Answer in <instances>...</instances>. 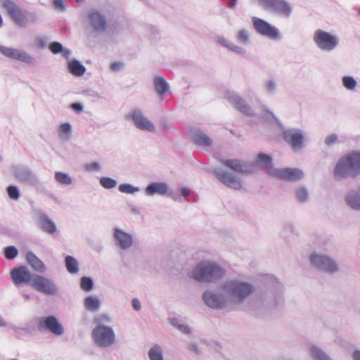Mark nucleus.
Masks as SVG:
<instances>
[{"label":"nucleus","instance_id":"nucleus-1","mask_svg":"<svg viewBox=\"0 0 360 360\" xmlns=\"http://www.w3.org/2000/svg\"><path fill=\"white\" fill-rule=\"evenodd\" d=\"M269 287L262 292L257 299V304L264 313L272 314L283 303V285L274 276H268Z\"/></svg>","mask_w":360,"mask_h":360},{"label":"nucleus","instance_id":"nucleus-2","mask_svg":"<svg viewBox=\"0 0 360 360\" xmlns=\"http://www.w3.org/2000/svg\"><path fill=\"white\" fill-rule=\"evenodd\" d=\"M231 305H240L255 290V286L240 279H231L222 283Z\"/></svg>","mask_w":360,"mask_h":360},{"label":"nucleus","instance_id":"nucleus-3","mask_svg":"<svg viewBox=\"0 0 360 360\" xmlns=\"http://www.w3.org/2000/svg\"><path fill=\"white\" fill-rule=\"evenodd\" d=\"M360 176V151H352L339 159L334 168L336 181Z\"/></svg>","mask_w":360,"mask_h":360},{"label":"nucleus","instance_id":"nucleus-4","mask_svg":"<svg viewBox=\"0 0 360 360\" xmlns=\"http://www.w3.org/2000/svg\"><path fill=\"white\" fill-rule=\"evenodd\" d=\"M225 274V270L217 263L202 262L196 265L191 272V277L200 282H215Z\"/></svg>","mask_w":360,"mask_h":360},{"label":"nucleus","instance_id":"nucleus-5","mask_svg":"<svg viewBox=\"0 0 360 360\" xmlns=\"http://www.w3.org/2000/svg\"><path fill=\"white\" fill-rule=\"evenodd\" d=\"M202 300L210 308L221 309L230 304L226 292L222 289V284L217 288L205 290L202 294Z\"/></svg>","mask_w":360,"mask_h":360},{"label":"nucleus","instance_id":"nucleus-6","mask_svg":"<svg viewBox=\"0 0 360 360\" xmlns=\"http://www.w3.org/2000/svg\"><path fill=\"white\" fill-rule=\"evenodd\" d=\"M313 41L324 52L333 51L340 44V39L336 34L321 29L314 31Z\"/></svg>","mask_w":360,"mask_h":360},{"label":"nucleus","instance_id":"nucleus-7","mask_svg":"<svg viewBox=\"0 0 360 360\" xmlns=\"http://www.w3.org/2000/svg\"><path fill=\"white\" fill-rule=\"evenodd\" d=\"M310 263L314 268L329 274H333L339 270L338 264L335 259L318 252H313L311 254Z\"/></svg>","mask_w":360,"mask_h":360},{"label":"nucleus","instance_id":"nucleus-8","mask_svg":"<svg viewBox=\"0 0 360 360\" xmlns=\"http://www.w3.org/2000/svg\"><path fill=\"white\" fill-rule=\"evenodd\" d=\"M92 338L95 343L101 347H108L115 342L113 329L105 325L96 326L92 330Z\"/></svg>","mask_w":360,"mask_h":360},{"label":"nucleus","instance_id":"nucleus-9","mask_svg":"<svg viewBox=\"0 0 360 360\" xmlns=\"http://www.w3.org/2000/svg\"><path fill=\"white\" fill-rule=\"evenodd\" d=\"M11 170L14 178L20 183L32 186H37L39 184L37 175L27 166L15 165Z\"/></svg>","mask_w":360,"mask_h":360},{"label":"nucleus","instance_id":"nucleus-10","mask_svg":"<svg viewBox=\"0 0 360 360\" xmlns=\"http://www.w3.org/2000/svg\"><path fill=\"white\" fill-rule=\"evenodd\" d=\"M283 136L294 151H299L304 147L307 134L300 129L290 128L284 130Z\"/></svg>","mask_w":360,"mask_h":360},{"label":"nucleus","instance_id":"nucleus-11","mask_svg":"<svg viewBox=\"0 0 360 360\" xmlns=\"http://www.w3.org/2000/svg\"><path fill=\"white\" fill-rule=\"evenodd\" d=\"M259 6L286 18L292 12V7L285 0H259Z\"/></svg>","mask_w":360,"mask_h":360},{"label":"nucleus","instance_id":"nucleus-12","mask_svg":"<svg viewBox=\"0 0 360 360\" xmlns=\"http://www.w3.org/2000/svg\"><path fill=\"white\" fill-rule=\"evenodd\" d=\"M213 174L221 183L229 188L238 191L243 187L242 181L236 174L223 168L215 167Z\"/></svg>","mask_w":360,"mask_h":360},{"label":"nucleus","instance_id":"nucleus-13","mask_svg":"<svg viewBox=\"0 0 360 360\" xmlns=\"http://www.w3.org/2000/svg\"><path fill=\"white\" fill-rule=\"evenodd\" d=\"M31 287L47 295H56L58 292V287L53 280L39 274H34Z\"/></svg>","mask_w":360,"mask_h":360},{"label":"nucleus","instance_id":"nucleus-14","mask_svg":"<svg viewBox=\"0 0 360 360\" xmlns=\"http://www.w3.org/2000/svg\"><path fill=\"white\" fill-rule=\"evenodd\" d=\"M225 98L237 110L248 117H255V112L247 101L239 94L233 91H227L225 94Z\"/></svg>","mask_w":360,"mask_h":360},{"label":"nucleus","instance_id":"nucleus-15","mask_svg":"<svg viewBox=\"0 0 360 360\" xmlns=\"http://www.w3.org/2000/svg\"><path fill=\"white\" fill-rule=\"evenodd\" d=\"M126 118L131 120L134 125L140 130L155 132V127L154 124L149 120L140 108H134L126 115Z\"/></svg>","mask_w":360,"mask_h":360},{"label":"nucleus","instance_id":"nucleus-16","mask_svg":"<svg viewBox=\"0 0 360 360\" xmlns=\"http://www.w3.org/2000/svg\"><path fill=\"white\" fill-rule=\"evenodd\" d=\"M87 18L91 27L95 32L103 33L106 31L107 18L102 11L96 8L91 9L88 12Z\"/></svg>","mask_w":360,"mask_h":360},{"label":"nucleus","instance_id":"nucleus-17","mask_svg":"<svg viewBox=\"0 0 360 360\" xmlns=\"http://www.w3.org/2000/svg\"><path fill=\"white\" fill-rule=\"evenodd\" d=\"M112 238L115 247L122 251L129 250L134 243L132 234L119 227L113 229Z\"/></svg>","mask_w":360,"mask_h":360},{"label":"nucleus","instance_id":"nucleus-18","mask_svg":"<svg viewBox=\"0 0 360 360\" xmlns=\"http://www.w3.org/2000/svg\"><path fill=\"white\" fill-rule=\"evenodd\" d=\"M270 175L284 181H297L304 177V172L298 168L277 169L271 167Z\"/></svg>","mask_w":360,"mask_h":360},{"label":"nucleus","instance_id":"nucleus-19","mask_svg":"<svg viewBox=\"0 0 360 360\" xmlns=\"http://www.w3.org/2000/svg\"><path fill=\"white\" fill-rule=\"evenodd\" d=\"M252 20L254 28L261 35L271 39L280 38L279 30L276 27L259 18L254 17Z\"/></svg>","mask_w":360,"mask_h":360},{"label":"nucleus","instance_id":"nucleus-20","mask_svg":"<svg viewBox=\"0 0 360 360\" xmlns=\"http://www.w3.org/2000/svg\"><path fill=\"white\" fill-rule=\"evenodd\" d=\"M37 328L39 331L49 330L56 335H62L65 332L63 326L54 316H49L45 319L40 318L38 321Z\"/></svg>","mask_w":360,"mask_h":360},{"label":"nucleus","instance_id":"nucleus-21","mask_svg":"<svg viewBox=\"0 0 360 360\" xmlns=\"http://www.w3.org/2000/svg\"><path fill=\"white\" fill-rule=\"evenodd\" d=\"M0 53L6 57L20 60L28 65H33L36 62L34 57L20 49L0 46Z\"/></svg>","mask_w":360,"mask_h":360},{"label":"nucleus","instance_id":"nucleus-22","mask_svg":"<svg viewBox=\"0 0 360 360\" xmlns=\"http://www.w3.org/2000/svg\"><path fill=\"white\" fill-rule=\"evenodd\" d=\"M188 136L192 142L200 148H211L214 144L212 138L198 128L190 129Z\"/></svg>","mask_w":360,"mask_h":360},{"label":"nucleus","instance_id":"nucleus-23","mask_svg":"<svg viewBox=\"0 0 360 360\" xmlns=\"http://www.w3.org/2000/svg\"><path fill=\"white\" fill-rule=\"evenodd\" d=\"M3 6L6 8L12 20L19 26L25 27L27 25V18L22 13L21 10L13 1L4 0Z\"/></svg>","mask_w":360,"mask_h":360},{"label":"nucleus","instance_id":"nucleus-24","mask_svg":"<svg viewBox=\"0 0 360 360\" xmlns=\"http://www.w3.org/2000/svg\"><path fill=\"white\" fill-rule=\"evenodd\" d=\"M11 276L15 285L28 283L32 285L34 274H32L26 266L15 268L11 271Z\"/></svg>","mask_w":360,"mask_h":360},{"label":"nucleus","instance_id":"nucleus-25","mask_svg":"<svg viewBox=\"0 0 360 360\" xmlns=\"http://www.w3.org/2000/svg\"><path fill=\"white\" fill-rule=\"evenodd\" d=\"M34 217L37 220L39 228L45 233L49 234L54 233L56 230V224L43 212L40 210L34 211Z\"/></svg>","mask_w":360,"mask_h":360},{"label":"nucleus","instance_id":"nucleus-26","mask_svg":"<svg viewBox=\"0 0 360 360\" xmlns=\"http://www.w3.org/2000/svg\"><path fill=\"white\" fill-rule=\"evenodd\" d=\"M223 165L231 170L240 174H251L249 162H245L238 159H227L221 161Z\"/></svg>","mask_w":360,"mask_h":360},{"label":"nucleus","instance_id":"nucleus-27","mask_svg":"<svg viewBox=\"0 0 360 360\" xmlns=\"http://www.w3.org/2000/svg\"><path fill=\"white\" fill-rule=\"evenodd\" d=\"M249 165L251 169V173L261 169L264 167H267L269 169V174H270V169L274 167L272 164V158L265 153H260L257 155L255 161L250 162Z\"/></svg>","mask_w":360,"mask_h":360},{"label":"nucleus","instance_id":"nucleus-28","mask_svg":"<svg viewBox=\"0 0 360 360\" xmlns=\"http://www.w3.org/2000/svg\"><path fill=\"white\" fill-rule=\"evenodd\" d=\"M169 191V185L166 182H153L145 188V194L147 196L154 195H165Z\"/></svg>","mask_w":360,"mask_h":360},{"label":"nucleus","instance_id":"nucleus-29","mask_svg":"<svg viewBox=\"0 0 360 360\" xmlns=\"http://www.w3.org/2000/svg\"><path fill=\"white\" fill-rule=\"evenodd\" d=\"M345 201L352 210H360V188L349 191L346 195Z\"/></svg>","mask_w":360,"mask_h":360},{"label":"nucleus","instance_id":"nucleus-30","mask_svg":"<svg viewBox=\"0 0 360 360\" xmlns=\"http://www.w3.org/2000/svg\"><path fill=\"white\" fill-rule=\"evenodd\" d=\"M26 260L32 268L37 272L43 273L46 269L43 262L32 251L27 253Z\"/></svg>","mask_w":360,"mask_h":360},{"label":"nucleus","instance_id":"nucleus-31","mask_svg":"<svg viewBox=\"0 0 360 360\" xmlns=\"http://www.w3.org/2000/svg\"><path fill=\"white\" fill-rule=\"evenodd\" d=\"M309 353L313 360H334L323 349L315 345L309 347Z\"/></svg>","mask_w":360,"mask_h":360},{"label":"nucleus","instance_id":"nucleus-32","mask_svg":"<svg viewBox=\"0 0 360 360\" xmlns=\"http://www.w3.org/2000/svg\"><path fill=\"white\" fill-rule=\"evenodd\" d=\"M217 41L222 46L226 47V49L233 51L236 53L240 55H245L246 53V50L241 46H239L229 39L225 38L223 36H218L217 38Z\"/></svg>","mask_w":360,"mask_h":360},{"label":"nucleus","instance_id":"nucleus-33","mask_svg":"<svg viewBox=\"0 0 360 360\" xmlns=\"http://www.w3.org/2000/svg\"><path fill=\"white\" fill-rule=\"evenodd\" d=\"M154 87L158 96H163L169 90V85L162 77L154 78Z\"/></svg>","mask_w":360,"mask_h":360},{"label":"nucleus","instance_id":"nucleus-34","mask_svg":"<svg viewBox=\"0 0 360 360\" xmlns=\"http://www.w3.org/2000/svg\"><path fill=\"white\" fill-rule=\"evenodd\" d=\"M68 70L75 76H82L86 68L79 60L74 59L68 63Z\"/></svg>","mask_w":360,"mask_h":360},{"label":"nucleus","instance_id":"nucleus-35","mask_svg":"<svg viewBox=\"0 0 360 360\" xmlns=\"http://www.w3.org/2000/svg\"><path fill=\"white\" fill-rule=\"evenodd\" d=\"M164 350L159 344H154L148 350V356L150 360H164Z\"/></svg>","mask_w":360,"mask_h":360},{"label":"nucleus","instance_id":"nucleus-36","mask_svg":"<svg viewBox=\"0 0 360 360\" xmlns=\"http://www.w3.org/2000/svg\"><path fill=\"white\" fill-rule=\"evenodd\" d=\"M168 321L172 326L179 330L181 333L185 335L191 333V328L188 325L182 323L179 319L176 317L169 318L168 319Z\"/></svg>","mask_w":360,"mask_h":360},{"label":"nucleus","instance_id":"nucleus-37","mask_svg":"<svg viewBox=\"0 0 360 360\" xmlns=\"http://www.w3.org/2000/svg\"><path fill=\"white\" fill-rule=\"evenodd\" d=\"M84 305L86 310L96 311L100 308L101 302L98 297L90 295L84 299Z\"/></svg>","mask_w":360,"mask_h":360},{"label":"nucleus","instance_id":"nucleus-38","mask_svg":"<svg viewBox=\"0 0 360 360\" xmlns=\"http://www.w3.org/2000/svg\"><path fill=\"white\" fill-rule=\"evenodd\" d=\"M72 132V126L69 122L61 124L58 129V137L61 140H69Z\"/></svg>","mask_w":360,"mask_h":360},{"label":"nucleus","instance_id":"nucleus-39","mask_svg":"<svg viewBox=\"0 0 360 360\" xmlns=\"http://www.w3.org/2000/svg\"><path fill=\"white\" fill-rule=\"evenodd\" d=\"M65 266L68 271L72 274H76L79 272V262L72 256H67L65 259Z\"/></svg>","mask_w":360,"mask_h":360},{"label":"nucleus","instance_id":"nucleus-40","mask_svg":"<svg viewBox=\"0 0 360 360\" xmlns=\"http://www.w3.org/2000/svg\"><path fill=\"white\" fill-rule=\"evenodd\" d=\"M295 197L298 202L304 204L309 201V193L305 186H300L295 191Z\"/></svg>","mask_w":360,"mask_h":360},{"label":"nucleus","instance_id":"nucleus-41","mask_svg":"<svg viewBox=\"0 0 360 360\" xmlns=\"http://www.w3.org/2000/svg\"><path fill=\"white\" fill-rule=\"evenodd\" d=\"M278 88V84L274 78H269L265 80L264 89L265 92L270 96L274 95Z\"/></svg>","mask_w":360,"mask_h":360},{"label":"nucleus","instance_id":"nucleus-42","mask_svg":"<svg viewBox=\"0 0 360 360\" xmlns=\"http://www.w3.org/2000/svg\"><path fill=\"white\" fill-rule=\"evenodd\" d=\"M236 39L241 44H248L250 41V32L247 29H241L236 33Z\"/></svg>","mask_w":360,"mask_h":360},{"label":"nucleus","instance_id":"nucleus-43","mask_svg":"<svg viewBox=\"0 0 360 360\" xmlns=\"http://www.w3.org/2000/svg\"><path fill=\"white\" fill-rule=\"evenodd\" d=\"M55 179L62 185L69 186L72 184L71 176L68 174L62 172H56L55 173Z\"/></svg>","mask_w":360,"mask_h":360},{"label":"nucleus","instance_id":"nucleus-44","mask_svg":"<svg viewBox=\"0 0 360 360\" xmlns=\"http://www.w3.org/2000/svg\"><path fill=\"white\" fill-rule=\"evenodd\" d=\"M342 82L343 86L349 91H354L357 86V82L352 76H344Z\"/></svg>","mask_w":360,"mask_h":360},{"label":"nucleus","instance_id":"nucleus-45","mask_svg":"<svg viewBox=\"0 0 360 360\" xmlns=\"http://www.w3.org/2000/svg\"><path fill=\"white\" fill-rule=\"evenodd\" d=\"M100 184L106 189H112L117 186V181L110 177L103 176L99 180Z\"/></svg>","mask_w":360,"mask_h":360},{"label":"nucleus","instance_id":"nucleus-46","mask_svg":"<svg viewBox=\"0 0 360 360\" xmlns=\"http://www.w3.org/2000/svg\"><path fill=\"white\" fill-rule=\"evenodd\" d=\"M81 288L85 292H90L94 288V281L92 278L87 276H83L80 282Z\"/></svg>","mask_w":360,"mask_h":360},{"label":"nucleus","instance_id":"nucleus-47","mask_svg":"<svg viewBox=\"0 0 360 360\" xmlns=\"http://www.w3.org/2000/svg\"><path fill=\"white\" fill-rule=\"evenodd\" d=\"M119 191L123 193L133 194L140 191L139 187L134 186L130 184H122L119 186Z\"/></svg>","mask_w":360,"mask_h":360},{"label":"nucleus","instance_id":"nucleus-48","mask_svg":"<svg viewBox=\"0 0 360 360\" xmlns=\"http://www.w3.org/2000/svg\"><path fill=\"white\" fill-rule=\"evenodd\" d=\"M18 250L13 245L8 246L4 248L5 257L8 259H13L18 256Z\"/></svg>","mask_w":360,"mask_h":360},{"label":"nucleus","instance_id":"nucleus-49","mask_svg":"<svg viewBox=\"0 0 360 360\" xmlns=\"http://www.w3.org/2000/svg\"><path fill=\"white\" fill-rule=\"evenodd\" d=\"M9 198L13 200H18L20 198V191L16 186H8L6 188Z\"/></svg>","mask_w":360,"mask_h":360},{"label":"nucleus","instance_id":"nucleus-50","mask_svg":"<svg viewBox=\"0 0 360 360\" xmlns=\"http://www.w3.org/2000/svg\"><path fill=\"white\" fill-rule=\"evenodd\" d=\"M94 322L97 324L96 326L104 325V323H110L111 318L108 314H102L95 317Z\"/></svg>","mask_w":360,"mask_h":360},{"label":"nucleus","instance_id":"nucleus-51","mask_svg":"<svg viewBox=\"0 0 360 360\" xmlns=\"http://www.w3.org/2000/svg\"><path fill=\"white\" fill-rule=\"evenodd\" d=\"M49 49L53 54L60 53L61 51H63V45L58 41L51 43L49 46Z\"/></svg>","mask_w":360,"mask_h":360},{"label":"nucleus","instance_id":"nucleus-52","mask_svg":"<svg viewBox=\"0 0 360 360\" xmlns=\"http://www.w3.org/2000/svg\"><path fill=\"white\" fill-rule=\"evenodd\" d=\"M338 142V136L336 134H331L327 136L324 140V143L328 147H330Z\"/></svg>","mask_w":360,"mask_h":360},{"label":"nucleus","instance_id":"nucleus-53","mask_svg":"<svg viewBox=\"0 0 360 360\" xmlns=\"http://www.w3.org/2000/svg\"><path fill=\"white\" fill-rule=\"evenodd\" d=\"M48 39L46 37H37L34 44L38 49H43L46 47Z\"/></svg>","mask_w":360,"mask_h":360},{"label":"nucleus","instance_id":"nucleus-54","mask_svg":"<svg viewBox=\"0 0 360 360\" xmlns=\"http://www.w3.org/2000/svg\"><path fill=\"white\" fill-rule=\"evenodd\" d=\"M260 116L262 118L268 121H269L271 119L276 120V117L274 113L266 107H263Z\"/></svg>","mask_w":360,"mask_h":360},{"label":"nucleus","instance_id":"nucleus-55","mask_svg":"<svg viewBox=\"0 0 360 360\" xmlns=\"http://www.w3.org/2000/svg\"><path fill=\"white\" fill-rule=\"evenodd\" d=\"M84 167L85 169L89 172H98L101 169V165L97 162L86 164Z\"/></svg>","mask_w":360,"mask_h":360},{"label":"nucleus","instance_id":"nucleus-56","mask_svg":"<svg viewBox=\"0 0 360 360\" xmlns=\"http://www.w3.org/2000/svg\"><path fill=\"white\" fill-rule=\"evenodd\" d=\"M188 349L191 352H192L195 354H197V355L201 354V353H202L200 348L199 347L198 344H196L195 342H190L188 345Z\"/></svg>","mask_w":360,"mask_h":360},{"label":"nucleus","instance_id":"nucleus-57","mask_svg":"<svg viewBox=\"0 0 360 360\" xmlns=\"http://www.w3.org/2000/svg\"><path fill=\"white\" fill-rule=\"evenodd\" d=\"M124 64L122 62H114L110 64V70L112 72H117L124 69Z\"/></svg>","mask_w":360,"mask_h":360},{"label":"nucleus","instance_id":"nucleus-58","mask_svg":"<svg viewBox=\"0 0 360 360\" xmlns=\"http://www.w3.org/2000/svg\"><path fill=\"white\" fill-rule=\"evenodd\" d=\"M53 4L56 9L62 11H65L66 10V6L63 0H53Z\"/></svg>","mask_w":360,"mask_h":360},{"label":"nucleus","instance_id":"nucleus-59","mask_svg":"<svg viewBox=\"0 0 360 360\" xmlns=\"http://www.w3.org/2000/svg\"><path fill=\"white\" fill-rule=\"evenodd\" d=\"M70 108L77 113H80L84 109V105L80 103H73L70 105Z\"/></svg>","mask_w":360,"mask_h":360},{"label":"nucleus","instance_id":"nucleus-60","mask_svg":"<svg viewBox=\"0 0 360 360\" xmlns=\"http://www.w3.org/2000/svg\"><path fill=\"white\" fill-rule=\"evenodd\" d=\"M132 307L136 311H139L141 308V304L137 298H134L132 300Z\"/></svg>","mask_w":360,"mask_h":360},{"label":"nucleus","instance_id":"nucleus-61","mask_svg":"<svg viewBox=\"0 0 360 360\" xmlns=\"http://www.w3.org/2000/svg\"><path fill=\"white\" fill-rule=\"evenodd\" d=\"M353 360H360V349H354L352 354Z\"/></svg>","mask_w":360,"mask_h":360},{"label":"nucleus","instance_id":"nucleus-62","mask_svg":"<svg viewBox=\"0 0 360 360\" xmlns=\"http://www.w3.org/2000/svg\"><path fill=\"white\" fill-rule=\"evenodd\" d=\"M167 195L169 197H170L171 198H172L174 200L177 201V200H180L179 195L177 193H174V192H172V191L168 192Z\"/></svg>","mask_w":360,"mask_h":360},{"label":"nucleus","instance_id":"nucleus-63","mask_svg":"<svg viewBox=\"0 0 360 360\" xmlns=\"http://www.w3.org/2000/svg\"><path fill=\"white\" fill-rule=\"evenodd\" d=\"M62 53V56H63V57H65V58H69V56H70V54H71V51H70V49H65V48L63 47V51H61V53Z\"/></svg>","mask_w":360,"mask_h":360},{"label":"nucleus","instance_id":"nucleus-64","mask_svg":"<svg viewBox=\"0 0 360 360\" xmlns=\"http://www.w3.org/2000/svg\"><path fill=\"white\" fill-rule=\"evenodd\" d=\"M181 191V194L184 197L187 198L190 195L191 191L187 188H182Z\"/></svg>","mask_w":360,"mask_h":360}]
</instances>
